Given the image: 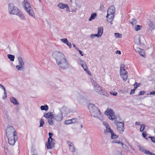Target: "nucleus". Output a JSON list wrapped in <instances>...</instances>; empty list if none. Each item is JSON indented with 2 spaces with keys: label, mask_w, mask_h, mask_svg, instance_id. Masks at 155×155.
<instances>
[{
  "label": "nucleus",
  "mask_w": 155,
  "mask_h": 155,
  "mask_svg": "<svg viewBox=\"0 0 155 155\" xmlns=\"http://www.w3.org/2000/svg\"><path fill=\"white\" fill-rule=\"evenodd\" d=\"M10 60L11 61H14V59H10Z\"/></svg>",
  "instance_id": "63"
},
{
  "label": "nucleus",
  "mask_w": 155,
  "mask_h": 155,
  "mask_svg": "<svg viewBox=\"0 0 155 155\" xmlns=\"http://www.w3.org/2000/svg\"><path fill=\"white\" fill-rule=\"evenodd\" d=\"M115 7L114 6H110L108 9L107 11V13L110 14H115Z\"/></svg>",
  "instance_id": "17"
},
{
  "label": "nucleus",
  "mask_w": 155,
  "mask_h": 155,
  "mask_svg": "<svg viewBox=\"0 0 155 155\" xmlns=\"http://www.w3.org/2000/svg\"><path fill=\"white\" fill-rule=\"evenodd\" d=\"M117 128L120 133H122L124 131V124L123 123L118 122L117 123Z\"/></svg>",
  "instance_id": "10"
},
{
  "label": "nucleus",
  "mask_w": 155,
  "mask_h": 155,
  "mask_svg": "<svg viewBox=\"0 0 155 155\" xmlns=\"http://www.w3.org/2000/svg\"><path fill=\"white\" fill-rule=\"evenodd\" d=\"M137 23V21L134 18H133L132 19L131 22H130L133 26L135 25Z\"/></svg>",
  "instance_id": "31"
},
{
  "label": "nucleus",
  "mask_w": 155,
  "mask_h": 155,
  "mask_svg": "<svg viewBox=\"0 0 155 155\" xmlns=\"http://www.w3.org/2000/svg\"><path fill=\"white\" fill-rule=\"evenodd\" d=\"M78 50V51L79 52V53H80V54L81 55L83 56V54H82V52L80 50Z\"/></svg>",
  "instance_id": "58"
},
{
  "label": "nucleus",
  "mask_w": 155,
  "mask_h": 155,
  "mask_svg": "<svg viewBox=\"0 0 155 155\" xmlns=\"http://www.w3.org/2000/svg\"><path fill=\"white\" fill-rule=\"evenodd\" d=\"M107 131L108 132H110L111 134V138L112 139H115L117 138L118 136L116 135L114 133L113 130L110 129V127L107 126Z\"/></svg>",
  "instance_id": "11"
},
{
  "label": "nucleus",
  "mask_w": 155,
  "mask_h": 155,
  "mask_svg": "<svg viewBox=\"0 0 155 155\" xmlns=\"http://www.w3.org/2000/svg\"><path fill=\"white\" fill-rule=\"evenodd\" d=\"M140 85V84L135 82L134 84V88L136 89Z\"/></svg>",
  "instance_id": "34"
},
{
  "label": "nucleus",
  "mask_w": 155,
  "mask_h": 155,
  "mask_svg": "<svg viewBox=\"0 0 155 155\" xmlns=\"http://www.w3.org/2000/svg\"><path fill=\"white\" fill-rule=\"evenodd\" d=\"M145 93V92L144 91H140L138 94L139 95H143L144 93Z\"/></svg>",
  "instance_id": "46"
},
{
  "label": "nucleus",
  "mask_w": 155,
  "mask_h": 155,
  "mask_svg": "<svg viewBox=\"0 0 155 155\" xmlns=\"http://www.w3.org/2000/svg\"><path fill=\"white\" fill-rule=\"evenodd\" d=\"M64 124L67 125L71 124H72V120L71 119L66 120L64 121Z\"/></svg>",
  "instance_id": "29"
},
{
  "label": "nucleus",
  "mask_w": 155,
  "mask_h": 155,
  "mask_svg": "<svg viewBox=\"0 0 155 155\" xmlns=\"http://www.w3.org/2000/svg\"><path fill=\"white\" fill-rule=\"evenodd\" d=\"M10 101L15 105L19 104V103L17 101L15 97H12L11 98H10Z\"/></svg>",
  "instance_id": "20"
},
{
  "label": "nucleus",
  "mask_w": 155,
  "mask_h": 155,
  "mask_svg": "<svg viewBox=\"0 0 155 155\" xmlns=\"http://www.w3.org/2000/svg\"><path fill=\"white\" fill-rule=\"evenodd\" d=\"M66 44L70 48H71V47L72 45L71 43L69 42L68 41V42H67Z\"/></svg>",
  "instance_id": "47"
},
{
  "label": "nucleus",
  "mask_w": 155,
  "mask_h": 155,
  "mask_svg": "<svg viewBox=\"0 0 155 155\" xmlns=\"http://www.w3.org/2000/svg\"><path fill=\"white\" fill-rule=\"evenodd\" d=\"M114 15L113 14L109 13H107V15L106 16L107 20L111 24H112V21L113 20Z\"/></svg>",
  "instance_id": "13"
},
{
  "label": "nucleus",
  "mask_w": 155,
  "mask_h": 155,
  "mask_svg": "<svg viewBox=\"0 0 155 155\" xmlns=\"http://www.w3.org/2000/svg\"><path fill=\"white\" fill-rule=\"evenodd\" d=\"M103 27H99L98 28L97 33L101 36L103 34Z\"/></svg>",
  "instance_id": "21"
},
{
  "label": "nucleus",
  "mask_w": 155,
  "mask_h": 155,
  "mask_svg": "<svg viewBox=\"0 0 155 155\" xmlns=\"http://www.w3.org/2000/svg\"><path fill=\"white\" fill-rule=\"evenodd\" d=\"M70 150L72 152H74L75 151V149L73 145V144L72 145L69 146Z\"/></svg>",
  "instance_id": "27"
},
{
  "label": "nucleus",
  "mask_w": 155,
  "mask_h": 155,
  "mask_svg": "<svg viewBox=\"0 0 155 155\" xmlns=\"http://www.w3.org/2000/svg\"><path fill=\"white\" fill-rule=\"evenodd\" d=\"M105 114L108 116L109 119L113 120L115 119V116L112 110H107L105 112Z\"/></svg>",
  "instance_id": "8"
},
{
  "label": "nucleus",
  "mask_w": 155,
  "mask_h": 155,
  "mask_svg": "<svg viewBox=\"0 0 155 155\" xmlns=\"http://www.w3.org/2000/svg\"><path fill=\"white\" fill-rule=\"evenodd\" d=\"M142 134L143 137H144L146 139H147V138L146 137L147 135V133L146 131H143V132L142 133Z\"/></svg>",
  "instance_id": "40"
},
{
  "label": "nucleus",
  "mask_w": 155,
  "mask_h": 155,
  "mask_svg": "<svg viewBox=\"0 0 155 155\" xmlns=\"http://www.w3.org/2000/svg\"><path fill=\"white\" fill-rule=\"evenodd\" d=\"M23 5L25 9L30 15L33 17H35V14L32 10L29 3L26 0H25L23 2Z\"/></svg>",
  "instance_id": "2"
},
{
  "label": "nucleus",
  "mask_w": 155,
  "mask_h": 155,
  "mask_svg": "<svg viewBox=\"0 0 155 155\" xmlns=\"http://www.w3.org/2000/svg\"><path fill=\"white\" fill-rule=\"evenodd\" d=\"M44 116L45 117L48 118V119H49L51 117H53V115L51 113H48L45 114H44Z\"/></svg>",
  "instance_id": "22"
},
{
  "label": "nucleus",
  "mask_w": 155,
  "mask_h": 155,
  "mask_svg": "<svg viewBox=\"0 0 155 155\" xmlns=\"http://www.w3.org/2000/svg\"><path fill=\"white\" fill-rule=\"evenodd\" d=\"M80 64L84 70L85 71H87V73L90 75H91V74L90 71H87V68L85 62L84 61H81Z\"/></svg>",
  "instance_id": "16"
},
{
  "label": "nucleus",
  "mask_w": 155,
  "mask_h": 155,
  "mask_svg": "<svg viewBox=\"0 0 155 155\" xmlns=\"http://www.w3.org/2000/svg\"><path fill=\"white\" fill-rule=\"evenodd\" d=\"M22 67H21V66H20L19 65H17L16 66V68L18 70H19L20 69V68H22Z\"/></svg>",
  "instance_id": "53"
},
{
  "label": "nucleus",
  "mask_w": 155,
  "mask_h": 155,
  "mask_svg": "<svg viewBox=\"0 0 155 155\" xmlns=\"http://www.w3.org/2000/svg\"><path fill=\"white\" fill-rule=\"evenodd\" d=\"M40 122V125L39 126V127H42L43 126V125L45 124L43 119L42 118L41 119Z\"/></svg>",
  "instance_id": "33"
},
{
  "label": "nucleus",
  "mask_w": 155,
  "mask_h": 155,
  "mask_svg": "<svg viewBox=\"0 0 155 155\" xmlns=\"http://www.w3.org/2000/svg\"><path fill=\"white\" fill-rule=\"evenodd\" d=\"M18 61L19 65L22 67L24 65V63L23 62L22 59H18Z\"/></svg>",
  "instance_id": "30"
},
{
  "label": "nucleus",
  "mask_w": 155,
  "mask_h": 155,
  "mask_svg": "<svg viewBox=\"0 0 155 155\" xmlns=\"http://www.w3.org/2000/svg\"><path fill=\"white\" fill-rule=\"evenodd\" d=\"M135 89H136L134 88V89L131 90L130 94H134L135 93Z\"/></svg>",
  "instance_id": "48"
},
{
  "label": "nucleus",
  "mask_w": 155,
  "mask_h": 155,
  "mask_svg": "<svg viewBox=\"0 0 155 155\" xmlns=\"http://www.w3.org/2000/svg\"><path fill=\"white\" fill-rule=\"evenodd\" d=\"M48 134L49 137L48 138V140H49V141L50 140H53V139L51 137V136H52L53 134L52 133L49 132Z\"/></svg>",
  "instance_id": "39"
},
{
  "label": "nucleus",
  "mask_w": 155,
  "mask_h": 155,
  "mask_svg": "<svg viewBox=\"0 0 155 155\" xmlns=\"http://www.w3.org/2000/svg\"><path fill=\"white\" fill-rule=\"evenodd\" d=\"M61 40L65 44H66L68 41L67 39L66 38L61 39Z\"/></svg>",
  "instance_id": "38"
},
{
  "label": "nucleus",
  "mask_w": 155,
  "mask_h": 155,
  "mask_svg": "<svg viewBox=\"0 0 155 155\" xmlns=\"http://www.w3.org/2000/svg\"><path fill=\"white\" fill-rule=\"evenodd\" d=\"M155 94V91L150 92V95H154Z\"/></svg>",
  "instance_id": "55"
},
{
  "label": "nucleus",
  "mask_w": 155,
  "mask_h": 155,
  "mask_svg": "<svg viewBox=\"0 0 155 155\" xmlns=\"http://www.w3.org/2000/svg\"><path fill=\"white\" fill-rule=\"evenodd\" d=\"M0 87L2 89H3L4 90V93L5 95H6V90H5V87H4V86H3L2 85V84H1L0 85Z\"/></svg>",
  "instance_id": "37"
},
{
  "label": "nucleus",
  "mask_w": 155,
  "mask_h": 155,
  "mask_svg": "<svg viewBox=\"0 0 155 155\" xmlns=\"http://www.w3.org/2000/svg\"><path fill=\"white\" fill-rule=\"evenodd\" d=\"M110 94L113 95L114 96L117 95V92L116 91H114V92L110 91Z\"/></svg>",
  "instance_id": "44"
},
{
  "label": "nucleus",
  "mask_w": 155,
  "mask_h": 155,
  "mask_svg": "<svg viewBox=\"0 0 155 155\" xmlns=\"http://www.w3.org/2000/svg\"><path fill=\"white\" fill-rule=\"evenodd\" d=\"M67 143L68 144V145L69 146H71V145H72V144H73V143H72L70 141H68Z\"/></svg>",
  "instance_id": "50"
},
{
  "label": "nucleus",
  "mask_w": 155,
  "mask_h": 155,
  "mask_svg": "<svg viewBox=\"0 0 155 155\" xmlns=\"http://www.w3.org/2000/svg\"><path fill=\"white\" fill-rule=\"evenodd\" d=\"M6 135L8 139V142L10 145H13L17 139V134L12 126L7 128L5 130Z\"/></svg>",
  "instance_id": "1"
},
{
  "label": "nucleus",
  "mask_w": 155,
  "mask_h": 155,
  "mask_svg": "<svg viewBox=\"0 0 155 155\" xmlns=\"http://www.w3.org/2000/svg\"><path fill=\"white\" fill-rule=\"evenodd\" d=\"M135 42L137 44H140V37L137 39H135Z\"/></svg>",
  "instance_id": "35"
},
{
  "label": "nucleus",
  "mask_w": 155,
  "mask_h": 155,
  "mask_svg": "<svg viewBox=\"0 0 155 155\" xmlns=\"http://www.w3.org/2000/svg\"><path fill=\"white\" fill-rule=\"evenodd\" d=\"M148 137L151 139L152 142L155 143V138L154 137Z\"/></svg>",
  "instance_id": "42"
},
{
  "label": "nucleus",
  "mask_w": 155,
  "mask_h": 155,
  "mask_svg": "<svg viewBox=\"0 0 155 155\" xmlns=\"http://www.w3.org/2000/svg\"><path fill=\"white\" fill-rule=\"evenodd\" d=\"M81 127H82V126H83V125H82V124H81Z\"/></svg>",
  "instance_id": "64"
},
{
  "label": "nucleus",
  "mask_w": 155,
  "mask_h": 155,
  "mask_svg": "<svg viewBox=\"0 0 155 155\" xmlns=\"http://www.w3.org/2000/svg\"><path fill=\"white\" fill-rule=\"evenodd\" d=\"M145 128V125L144 124H142L141 125V127L140 128V131L142 132Z\"/></svg>",
  "instance_id": "32"
},
{
  "label": "nucleus",
  "mask_w": 155,
  "mask_h": 155,
  "mask_svg": "<svg viewBox=\"0 0 155 155\" xmlns=\"http://www.w3.org/2000/svg\"><path fill=\"white\" fill-rule=\"evenodd\" d=\"M52 141V140H50V141H49V140H48L47 143H46V146L48 149L52 148L54 146V143Z\"/></svg>",
  "instance_id": "15"
},
{
  "label": "nucleus",
  "mask_w": 155,
  "mask_h": 155,
  "mask_svg": "<svg viewBox=\"0 0 155 155\" xmlns=\"http://www.w3.org/2000/svg\"><path fill=\"white\" fill-rule=\"evenodd\" d=\"M8 12L10 14L16 15L18 13L19 9L17 7L15 6L12 3H10L8 5Z\"/></svg>",
  "instance_id": "5"
},
{
  "label": "nucleus",
  "mask_w": 155,
  "mask_h": 155,
  "mask_svg": "<svg viewBox=\"0 0 155 155\" xmlns=\"http://www.w3.org/2000/svg\"><path fill=\"white\" fill-rule=\"evenodd\" d=\"M71 120H72V124L75 123L77 122V120L76 119L73 118Z\"/></svg>",
  "instance_id": "45"
},
{
  "label": "nucleus",
  "mask_w": 155,
  "mask_h": 155,
  "mask_svg": "<svg viewBox=\"0 0 155 155\" xmlns=\"http://www.w3.org/2000/svg\"><path fill=\"white\" fill-rule=\"evenodd\" d=\"M115 53L116 54H121V52L120 51H119V50H117L116 52H115Z\"/></svg>",
  "instance_id": "54"
},
{
  "label": "nucleus",
  "mask_w": 155,
  "mask_h": 155,
  "mask_svg": "<svg viewBox=\"0 0 155 155\" xmlns=\"http://www.w3.org/2000/svg\"><path fill=\"white\" fill-rule=\"evenodd\" d=\"M40 108L42 110H47L48 109V107L47 105H45L44 106H41L40 107Z\"/></svg>",
  "instance_id": "25"
},
{
  "label": "nucleus",
  "mask_w": 155,
  "mask_h": 155,
  "mask_svg": "<svg viewBox=\"0 0 155 155\" xmlns=\"http://www.w3.org/2000/svg\"><path fill=\"white\" fill-rule=\"evenodd\" d=\"M145 153H146L147 154H149L150 152L149 151H147V150H145L144 151Z\"/></svg>",
  "instance_id": "51"
},
{
  "label": "nucleus",
  "mask_w": 155,
  "mask_h": 155,
  "mask_svg": "<svg viewBox=\"0 0 155 155\" xmlns=\"http://www.w3.org/2000/svg\"><path fill=\"white\" fill-rule=\"evenodd\" d=\"M54 119V118L53 116L48 119V122L50 125H52L54 124L53 120Z\"/></svg>",
  "instance_id": "24"
},
{
  "label": "nucleus",
  "mask_w": 155,
  "mask_h": 155,
  "mask_svg": "<svg viewBox=\"0 0 155 155\" xmlns=\"http://www.w3.org/2000/svg\"><path fill=\"white\" fill-rule=\"evenodd\" d=\"M103 124H104V125H105V126H106V130H107V126L108 127H109L108 124L106 122H103Z\"/></svg>",
  "instance_id": "49"
},
{
  "label": "nucleus",
  "mask_w": 155,
  "mask_h": 155,
  "mask_svg": "<svg viewBox=\"0 0 155 155\" xmlns=\"http://www.w3.org/2000/svg\"><path fill=\"white\" fill-rule=\"evenodd\" d=\"M56 59V61L58 65L62 69H64L68 68V64L66 59Z\"/></svg>",
  "instance_id": "3"
},
{
  "label": "nucleus",
  "mask_w": 155,
  "mask_h": 155,
  "mask_svg": "<svg viewBox=\"0 0 155 155\" xmlns=\"http://www.w3.org/2000/svg\"><path fill=\"white\" fill-rule=\"evenodd\" d=\"M7 97V94H6V95H5L4 94V96L3 97V98L4 99H5Z\"/></svg>",
  "instance_id": "60"
},
{
  "label": "nucleus",
  "mask_w": 155,
  "mask_h": 155,
  "mask_svg": "<svg viewBox=\"0 0 155 155\" xmlns=\"http://www.w3.org/2000/svg\"><path fill=\"white\" fill-rule=\"evenodd\" d=\"M114 35L116 38H121L122 36L121 34L118 33H115Z\"/></svg>",
  "instance_id": "36"
},
{
  "label": "nucleus",
  "mask_w": 155,
  "mask_h": 155,
  "mask_svg": "<svg viewBox=\"0 0 155 155\" xmlns=\"http://www.w3.org/2000/svg\"><path fill=\"white\" fill-rule=\"evenodd\" d=\"M73 46L75 48V49L77 50H78V48L74 44H73Z\"/></svg>",
  "instance_id": "56"
},
{
  "label": "nucleus",
  "mask_w": 155,
  "mask_h": 155,
  "mask_svg": "<svg viewBox=\"0 0 155 155\" xmlns=\"http://www.w3.org/2000/svg\"><path fill=\"white\" fill-rule=\"evenodd\" d=\"M54 119L57 121H61L63 117V114L62 112H61L58 114L53 116Z\"/></svg>",
  "instance_id": "14"
},
{
  "label": "nucleus",
  "mask_w": 155,
  "mask_h": 155,
  "mask_svg": "<svg viewBox=\"0 0 155 155\" xmlns=\"http://www.w3.org/2000/svg\"><path fill=\"white\" fill-rule=\"evenodd\" d=\"M57 6L61 9H64L66 8V11L67 12H69L70 11V8L68 5L67 4H64L62 3H59L57 5Z\"/></svg>",
  "instance_id": "9"
},
{
  "label": "nucleus",
  "mask_w": 155,
  "mask_h": 155,
  "mask_svg": "<svg viewBox=\"0 0 155 155\" xmlns=\"http://www.w3.org/2000/svg\"><path fill=\"white\" fill-rule=\"evenodd\" d=\"M149 155H155V154L150 152V153Z\"/></svg>",
  "instance_id": "62"
},
{
  "label": "nucleus",
  "mask_w": 155,
  "mask_h": 155,
  "mask_svg": "<svg viewBox=\"0 0 155 155\" xmlns=\"http://www.w3.org/2000/svg\"><path fill=\"white\" fill-rule=\"evenodd\" d=\"M8 58H15V56L11 54H8L7 55Z\"/></svg>",
  "instance_id": "43"
},
{
  "label": "nucleus",
  "mask_w": 155,
  "mask_h": 155,
  "mask_svg": "<svg viewBox=\"0 0 155 155\" xmlns=\"http://www.w3.org/2000/svg\"><path fill=\"white\" fill-rule=\"evenodd\" d=\"M112 143H118L119 144H121L122 146H123V143L119 141V140H114L113 141Z\"/></svg>",
  "instance_id": "28"
},
{
  "label": "nucleus",
  "mask_w": 155,
  "mask_h": 155,
  "mask_svg": "<svg viewBox=\"0 0 155 155\" xmlns=\"http://www.w3.org/2000/svg\"><path fill=\"white\" fill-rule=\"evenodd\" d=\"M93 35H94V34H92L90 36V37L92 39L94 38L95 37L94 36H93Z\"/></svg>",
  "instance_id": "59"
},
{
  "label": "nucleus",
  "mask_w": 155,
  "mask_h": 155,
  "mask_svg": "<svg viewBox=\"0 0 155 155\" xmlns=\"http://www.w3.org/2000/svg\"><path fill=\"white\" fill-rule=\"evenodd\" d=\"M52 55L54 57L59 58H64V55L62 52L57 51L54 52L53 53Z\"/></svg>",
  "instance_id": "12"
},
{
  "label": "nucleus",
  "mask_w": 155,
  "mask_h": 155,
  "mask_svg": "<svg viewBox=\"0 0 155 155\" xmlns=\"http://www.w3.org/2000/svg\"><path fill=\"white\" fill-rule=\"evenodd\" d=\"M135 125H140V122H135Z\"/></svg>",
  "instance_id": "57"
},
{
  "label": "nucleus",
  "mask_w": 155,
  "mask_h": 155,
  "mask_svg": "<svg viewBox=\"0 0 155 155\" xmlns=\"http://www.w3.org/2000/svg\"><path fill=\"white\" fill-rule=\"evenodd\" d=\"M142 28V26L137 25L135 27L134 30L136 31H138L140 30Z\"/></svg>",
  "instance_id": "26"
},
{
  "label": "nucleus",
  "mask_w": 155,
  "mask_h": 155,
  "mask_svg": "<svg viewBox=\"0 0 155 155\" xmlns=\"http://www.w3.org/2000/svg\"><path fill=\"white\" fill-rule=\"evenodd\" d=\"M94 89L97 93L103 95H107V93L106 91L96 83L94 84Z\"/></svg>",
  "instance_id": "6"
},
{
  "label": "nucleus",
  "mask_w": 155,
  "mask_h": 155,
  "mask_svg": "<svg viewBox=\"0 0 155 155\" xmlns=\"http://www.w3.org/2000/svg\"><path fill=\"white\" fill-rule=\"evenodd\" d=\"M90 112L92 116L96 117L100 114V110L96 107L90 109Z\"/></svg>",
  "instance_id": "7"
},
{
  "label": "nucleus",
  "mask_w": 155,
  "mask_h": 155,
  "mask_svg": "<svg viewBox=\"0 0 155 155\" xmlns=\"http://www.w3.org/2000/svg\"><path fill=\"white\" fill-rule=\"evenodd\" d=\"M139 54L140 55L142 56L143 57H145V54L144 52L142 51H141L139 52Z\"/></svg>",
  "instance_id": "41"
},
{
  "label": "nucleus",
  "mask_w": 155,
  "mask_h": 155,
  "mask_svg": "<svg viewBox=\"0 0 155 155\" xmlns=\"http://www.w3.org/2000/svg\"><path fill=\"white\" fill-rule=\"evenodd\" d=\"M16 57L17 58H21V56H18V55H17L16 56Z\"/></svg>",
  "instance_id": "61"
},
{
  "label": "nucleus",
  "mask_w": 155,
  "mask_h": 155,
  "mask_svg": "<svg viewBox=\"0 0 155 155\" xmlns=\"http://www.w3.org/2000/svg\"><path fill=\"white\" fill-rule=\"evenodd\" d=\"M148 29L150 30H153L155 29V23L152 21H150L148 24Z\"/></svg>",
  "instance_id": "18"
},
{
  "label": "nucleus",
  "mask_w": 155,
  "mask_h": 155,
  "mask_svg": "<svg viewBox=\"0 0 155 155\" xmlns=\"http://www.w3.org/2000/svg\"><path fill=\"white\" fill-rule=\"evenodd\" d=\"M93 36H94L95 37H100V35L97 33V34H94V35H93Z\"/></svg>",
  "instance_id": "52"
},
{
  "label": "nucleus",
  "mask_w": 155,
  "mask_h": 155,
  "mask_svg": "<svg viewBox=\"0 0 155 155\" xmlns=\"http://www.w3.org/2000/svg\"><path fill=\"white\" fill-rule=\"evenodd\" d=\"M125 65L123 64L120 65V75L124 80L126 81L128 78V73L127 72L125 69Z\"/></svg>",
  "instance_id": "4"
},
{
  "label": "nucleus",
  "mask_w": 155,
  "mask_h": 155,
  "mask_svg": "<svg viewBox=\"0 0 155 155\" xmlns=\"http://www.w3.org/2000/svg\"><path fill=\"white\" fill-rule=\"evenodd\" d=\"M97 14L96 13H92L91 16L89 18V21H91L93 19H94L97 16Z\"/></svg>",
  "instance_id": "23"
},
{
  "label": "nucleus",
  "mask_w": 155,
  "mask_h": 155,
  "mask_svg": "<svg viewBox=\"0 0 155 155\" xmlns=\"http://www.w3.org/2000/svg\"><path fill=\"white\" fill-rule=\"evenodd\" d=\"M16 15H18L21 19L25 20V18L23 14L21 12L18 11V13Z\"/></svg>",
  "instance_id": "19"
}]
</instances>
